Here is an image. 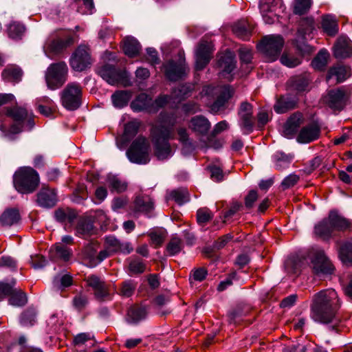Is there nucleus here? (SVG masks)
Wrapping results in <instances>:
<instances>
[{
	"instance_id": "1",
	"label": "nucleus",
	"mask_w": 352,
	"mask_h": 352,
	"mask_svg": "<svg viewBox=\"0 0 352 352\" xmlns=\"http://www.w3.org/2000/svg\"><path fill=\"white\" fill-rule=\"evenodd\" d=\"M340 307L341 301L335 289L322 290L313 297L312 318L324 324L336 322V314Z\"/></svg>"
},
{
	"instance_id": "2",
	"label": "nucleus",
	"mask_w": 352,
	"mask_h": 352,
	"mask_svg": "<svg viewBox=\"0 0 352 352\" xmlns=\"http://www.w3.org/2000/svg\"><path fill=\"white\" fill-rule=\"evenodd\" d=\"M176 120L173 116L164 120V124L168 126L156 127L153 131V140L154 143L155 155L160 160H164L170 158L173 155V150L168 140L172 136L173 126L176 123Z\"/></svg>"
},
{
	"instance_id": "3",
	"label": "nucleus",
	"mask_w": 352,
	"mask_h": 352,
	"mask_svg": "<svg viewBox=\"0 0 352 352\" xmlns=\"http://www.w3.org/2000/svg\"><path fill=\"white\" fill-rule=\"evenodd\" d=\"M38 182V173L29 166L20 168L13 176L14 188L18 192L23 194L31 193L34 191Z\"/></svg>"
},
{
	"instance_id": "4",
	"label": "nucleus",
	"mask_w": 352,
	"mask_h": 352,
	"mask_svg": "<svg viewBox=\"0 0 352 352\" xmlns=\"http://www.w3.org/2000/svg\"><path fill=\"white\" fill-rule=\"evenodd\" d=\"M7 114L12 117L15 122L8 131H6L3 125L0 126V130L5 133V135L7 137L10 138L12 134L20 133L25 127L31 130L34 124L32 112H28L25 108L15 107L12 109H8Z\"/></svg>"
},
{
	"instance_id": "5",
	"label": "nucleus",
	"mask_w": 352,
	"mask_h": 352,
	"mask_svg": "<svg viewBox=\"0 0 352 352\" xmlns=\"http://www.w3.org/2000/svg\"><path fill=\"white\" fill-rule=\"evenodd\" d=\"M128 159L132 163L146 164L150 161L149 143L142 136L136 138L126 151Z\"/></svg>"
},
{
	"instance_id": "6",
	"label": "nucleus",
	"mask_w": 352,
	"mask_h": 352,
	"mask_svg": "<svg viewBox=\"0 0 352 352\" xmlns=\"http://www.w3.org/2000/svg\"><path fill=\"white\" fill-rule=\"evenodd\" d=\"M284 44L285 41L282 36L270 34L263 38L258 45V48L267 56L270 61H274L280 55Z\"/></svg>"
},
{
	"instance_id": "7",
	"label": "nucleus",
	"mask_w": 352,
	"mask_h": 352,
	"mask_svg": "<svg viewBox=\"0 0 352 352\" xmlns=\"http://www.w3.org/2000/svg\"><path fill=\"white\" fill-rule=\"evenodd\" d=\"M309 258L315 274H331L333 272L335 267L322 250L312 248L309 250Z\"/></svg>"
},
{
	"instance_id": "8",
	"label": "nucleus",
	"mask_w": 352,
	"mask_h": 352,
	"mask_svg": "<svg viewBox=\"0 0 352 352\" xmlns=\"http://www.w3.org/2000/svg\"><path fill=\"white\" fill-rule=\"evenodd\" d=\"M82 87L76 82L69 83L60 93L63 106L68 110H76L81 104Z\"/></svg>"
},
{
	"instance_id": "9",
	"label": "nucleus",
	"mask_w": 352,
	"mask_h": 352,
	"mask_svg": "<svg viewBox=\"0 0 352 352\" xmlns=\"http://www.w3.org/2000/svg\"><path fill=\"white\" fill-rule=\"evenodd\" d=\"M67 67L64 62L52 64L47 69L45 81L52 90L60 87L66 81Z\"/></svg>"
},
{
	"instance_id": "10",
	"label": "nucleus",
	"mask_w": 352,
	"mask_h": 352,
	"mask_svg": "<svg viewBox=\"0 0 352 352\" xmlns=\"http://www.w3.org/2000/svg\"><path fill=\"white\" fill-rule=\"evenodd\" d=\"M205 91L206 94H214L217 96L215 101L210 105V110L214 113L223 110L226 102L232 96V90L230 86L215 88L208 87Z\"/></svg>"
},
{
	"instance_id": "11",
	"label": "nucleus",
	"mask_w": 352,
	"mask_h": 352,
	"mask_svg": "<svg viewBox=\"0 0 352 352\" xmlns=\"http://www.w3.org/2000/svg\"><path fill=\"white\" fill-rule=\"evenodd\" d=\"M97 72L109 85L123 84L126 85L125 82L127 78L126 72L117 69L112 65H104L98 67Z\"/></svg>"
},
{
	"instance_id": "12",
	"label": "nucleus",
	"mask_w": 352,
	"mask_h": 352,
	"mask_svg": "<svg viewBox=\"0 0 352 352\" xmlns=\"http://www.w3.org/2000/svg\"><path fill=\"white\" fill-rule=\"evenodd\" d=\"M89 48L85 45L79 46L70 59L72 68L77 72H82L91 65Z\"/></svg>"
},
{
	"instance_id": "13",
	"label": "nucleus",
	"mask_w": 352,
	"mask_h": 352,
	"mask_svg": "<svg viewBox=\"0 0 352 352\" xmlns=\"http://www.w3.org/2000/svg\"><path fill=\"white\" fill-rule=\"evenodd\" d=\"M348 98L345 89L340 87L329 90L324 97V102L331 109L340 111L346 105Z\"/></svg>"
},
{
	"instance_id": "14",
	"label": "nucleus",
	"mask_w": 352,
	"mask_h": 352,
	"mask_svg": "<svg viewBox=\"0 0 352 352\" xmlns=\"http://www.w3.org/2000/svg\"><path fill=\"white\" fill-rule=\"evenodd\" d=\"M239 125L243 133L248 134L252 131L254 126L253 110L251 104L243 102L239 111Z\"/></svg>"
},
{
	"instance_id": "15",
	"label": "nucleus",
	"mask_w": 352,
	"mask_h": 352,
	"mask_svg": "<svg viewBox=\"0 0 352 352\" xmlns=\"http://www.w3.org/2000/svg\"><path fill=\"white\" fill-rule=\"evenodd\" d=\"M307 261V252L299 251L289 256L285 262V271L288 274H296L305 266Z\"/></svg>"
},
{
	"instance_id": "16",
	"label": "nucleus",
	"mask_w": 352,
	"mask_h": 352,
	"mask_svg": "<svg viewBox=\"0 0 352 352\" xmlns=\"http://www.w3.org/2000/svg\"><path fill=\"white\" fill-rule=\"evenodd\" d=\"M212 47L211 43L201 41L195 52V67L197 70L203 69L211 58Z\"/></svg>"
},
{
	"instance_id": "17",
	"label": "nucleus",
	"mask_w": 352,
	"mask_h": 352,
	"mask_svg": "<svg viewBox=\"0 0 352 352\" xmlns=\"http://www.w3.org/2000/svg\"><path fill=\"white\" fill-rule=\"evenodd\" d=\"M333 55L336 58L344 59L352 56V41L345 36H340L333 45Z\"/></svg>"
},
{
	"instance_id": "18",
	"label": "nucleus",
	"mask_w": 352,
	"mask_h": 352,
	"mask_svg": "<svg viewBox=\"0 0 352 352\" xmlns=\"http://www.w3.org/2000/svg\"><path fill=\"white\" fill-rule=\"evenodd\" d=\"M182 55V53H179L180 58L178 63L171 60L164 65L165 74L170 80L174 81L181 78L187 71Z\"/></svg>"
},
{
	"instance_id": "19",
	"label": "nucleus",
	"mask_w": 352,
	"mask_h": 352,
	"mask_svg": "<svg viewBox=\"0 0 352 352\" xmlns=\"http://www.w3.org/2000/svg\"><path fill=\"white\" fill-rule=\"evenodd\" d=\"M87 283L94 290L96 297L100 300L110 299V294L107 285L96 275L89 276L86 278Z\"/></svg>"
},
{
	"instance_id": "20",
	"label": "nucleus",
	"mask_w": 352,
	"mask_h": 352,
	"mask_svg": "<svg viewBox=\"0 0 352 352\" xmlns=\"http://www.w3.org/2000/svg\"><path fill=\"white\" fill-rule=\"evenodd\" d=\"M303 121V116L300 113H294L285 124L283 131V135L288 139L292 138Z\"/></svg>"
},
{
	"instance_id": "21",
	"label": "nucleus",
	"mask_w": 352,
	"mask_h": 352,
	"mask_svg": "<svg viewBox=\"0 0 352 352\" xmlns=\"http://www.w3.org/2000/svg\"><path fill=\"white\" fill-rule=\"evenodd\" d=\"M307 28L308 23L307 20H302L298 28L296 37L294 40V44L301 53L305 52L307 50Z\"/></svg>"
},
{
	"instance_id": "22",
	"label": "nucleus",
	"mask_w": 352,
	"mask_h": 352,
	"mask_svg": "<svg viewBox=\"0 0 352 352\" xmlns=\"http://www.w3.org/2000/svg\"><path fill=\"white\" fill-rule=\"evenodd\" d=\"M351 75L350 68L341 65L331 67L327 76V80L335 79L337 83L342 82Z\"/></svg>"
},
{
	"instance_id": "23",
	"label": "nucleus",
	"mask_w": 352,
	"mask_h": 352,
	"mask_svg": "<svg viewBox=\"0 0 352 352\" xmlns=\"http://www.w3.org/2000/svg\"><path fill=\"white\" fill-rule=\"evenodd\" d=\"M140 126V123L136 120H132L124 126V132L121 140H117V146L120 149H122L125 144L130 141L138 133Z\"/></svg>"
},
{
	"instance_id": "24",
	"label": "nucleus",
	"mask_w": 352,
	"mask_h": 352,
	"mask_svg": "<svg viewBox=\"0 0 352 352\" xmlns=\"http://www.w3.org/2000/svg\"><path fill=\"white\" fill-rule=\"evenodd\" d=\"M57 201L56 193L54 189L43 188L37 195V202L43 208H51Z\"/></svg>"
},
{
	"instance_id": "25",
	"label": "nucleus",
	"mask_w": 352,
	"mask_h": 352,
	"mask_svg": "<svg viewBox=\"0 0 352 352\" xmlns=\"http://www.w3.org/2000/svg\"><path fill=\"white\" fill-rule=\"evenodd\" d=\"M98 249V245L94 242L88 243L82 249L80 258L87 266L90 267H95L94 263L96 262Z\"/></svg>"
},
{
	"instance_id": "26",
	"label": "nucleus",
	"mask_w": 352,
	"mask_h": 352,
	"mask_svg": "<svg viewBox=\"0 0 352 352\" xmlns=\"http://www.w3.org/2000/svg\"><path fill=\"white\" fill-rule=\"evenodd\" d=\"M218 64L222 69V75L230 74L235 68L236 60L234 54L226 51L219 59Z\"/></svg>"
},
{
	"instance_id": "27",
	"label": "nucleus",
	"mask_w": 352,
	"mask_h": 352,
	"mask_svg": "<svg viewBox=\"0 0 352 352\" xmlns=\"http://www.w3.org/2000/svg\"><path fill=\"white\" fill-rule=\"evenodd\" d=\"M333 232L327 218L316 224L314 229V234L322 240H329L333 236Z\"/></svg>"
},
{
	"instance_id": "28",
	"label": "nucleus",
	"mask_w": 352,
	"mask_h": 352,
	"mask_svg": "<svg viewBox=\"0 0 352 352\" xmlns=\"http://www.w3.org/2000/svg\"><path fill=\"white\" fill-rule=\"evenodd\" d=\"M296 104L297 100L294 98L289 96H281L277 99L274 105V109L277 113H285L287 111L294 109Z\"/></svg>"
},
{
	"instance_id": "29",
	"label": "nucleus",
	"mask_w": 352,
	"mask_h": 352,
	"mask_svg": "<svg viewBox=\"0 0 352 352\" xmlns=\"http://www.w3.org/2000/svg\"><path fill=\"white\" fill-rule=\"evenodd\" d=\"M190 128L198 134L204 135L209 131L210 123L205 117L197 116L191 119Z\"/></svg>"
},
{
	"instance_id": "30",
	"label": "nucleus",
	"mask_w": 352,
	"mask_h": 352,
	"mask_svg": "<svg viewBox=\"0 0 352 352\" xmlns=\"http://www.w3.org/2000/svg\"><path fill=\"white\" fill-rule=\"evenodd\" d=\"M15 280L12 281L11 290L8 293L7 296H10L9 303L13 306H23L27 302V296L24 292L20 289L15 288Z\"/></svg>"
},
{
	"instance_id": "31",
	"label": "nucleus",
	"mask_w": 352,
	"mask_h": 352,
	"mask_svg": "<svg viewBox=\"0 0 352 352\" xmlns=\"http://www.w3.org/2000/svg\"><path fill=\"white\" fill-rule=\"evenodd\" d=\"M72 43L71 38H69L66 41H63L62 39H57L54 41H47L44 45V52L45 54L51 58L50 52H52L54 54L59 53L63 48L66 47L67 45H70Z\"/></svg>"
},
{
	"instance_id": "32",
	"label": "nucleus",
	"mask_w": 352,
	"mask_h": 352,
	"mask_svg": "<svg viewBox=\"0 0 352 352\" xmlns=\"http://www.w3.org/2000/svg\"><path fill=\"white\" fill-rule=\"evenodd\" d=\"M72 250L63 244L58 243L50 249V256L53 259L58 258L67 261L72 256Z\"/></svg>"
},
{
	"instance_id": "33",
	"label": "nucleus",
	"mask_w": 352,
	"mask_h": 352,
	"mask_svg": "<svg viewBox=\"0 0 352 352\" xmlns=\"http://www.w3.org/2000/svg\"><path fill=\"white\" fill-rule=\"evenodd\" d=\"M152 99L145 94H140L131 103V107L134 111L151 110Z\"/></svg>"
},
{
	"instance_id": "34",
	"label": "nucleus",
	"mask_w": 352,
	"mask_h": 352,
	"mask_svg": "<svg viewBox=\"0 0 352 352\" xmlns=\"http://www.w3.org/2000/svg\"><path fill=\"white\" fill-rule=\"evenodd\" d=\"M327 219L333 227V230H343L350 226V222L340 215L336 211H331Z\"/></svg>"
},
{
	"instance_id": "35",
	"label": "nucleus",
	"mask_w": 352,
	"mask_h": 352,
	"mask_svg": "<svg viewBox=\"0 0 352 352\" xmlns=\"http://www.w3.org/2000/svg\"><path fill=\"white\" fill-rule=\"evenodd\" d=\"M186 94L185 87L182 86L178 89V90H174L170 96H162L158 97L155 100V104L157 107H161L164 106L166 103H168L170 100H173V102H175L176 101L179 102L183 98V97H184Z\"/></svg>"
},
{
	"instance_id": "36",
	"label": "nucleus",
	"mask_w": 352,
	"mask_h": 352,
	"mask_svg": "<svg viewBox=\"0 0 352 352\" xmlns=\"http://www.w3.org/2000/svg\"><path fill=\"white\" fill-rule=\"evenodd\" d=\"M147 316L146 307L140 306H132L127 311L126 320L130 323H137L144 320Z\"/></svg>"
},
{
	"instance_id": "37",
	"label": "nucleus",
	"mask_w": 352,
	"mask_h": 352,
	"mask_svg": "<svg viewBox=\"0 0 352 352\" xmlns=\"http://www.w3.org/2000/svg\"><path fill=\"white\" fill-rule=\"evenodd\" d=\"M259 8L261 12H284L285 6L282 0H260Z\"/></svg>"
},
{
	"instance_id": "38",
	"label": "nucleus",
	"mask_w": 352,
	"mask_h": 352,
	"mask_svg": "<svg viewBox=\"0 0 352 352\" xmlns=\"http://www.w3.org/2000/svg\"><path fill=\"white\" fill-rule=\"evenodd\" d=\"M76 235L86 238L95 232L93 222L90 219H85L79 221L76 228Z\"/></svg>"
},
{
	"instance_id": "39",
	"label": "nucleus",
	"mask_w": 352,
	"mask_h": 352,
	"mask_svg": "<svg viewBox=\"0 0 352 352\" xmlns=\"http://www.w3.org/2000/svg\"><path fill=\"white\" fill-rule=\"evenodd\" d=\"M123 50L126 55L133 57L138 54L140 50V45L135 38L128 36L124 40Z\"/></svg>"
},
{
	"instance_id": "40",
	"label": "nucleus",
	"mask_w": 352,
	"mask_h": 352,
	"mask_svg": "<svg viewBox=\"0 0 352 352\" xmlns=\"http://www.w3.org/2000/svg\"><path fill=\"white\" fill-rule=\"evenodd\" d=\"M135 212L148 214L153 209V203L149 197H138L135 201Z\"/></svg>"
},
{
	"instance_id": "41",
	"label": "nucleus",
	"mask_w": 352,
	"mask_h": 352,
	"mask_svg": "<svg viewBox=\"0 0 352 352\" xmlns=\"http://www.w3.org/2000/svg\"><path fill=\"white\" fill-rule=\"evenodd\" d=\"M131 96V94L126 91H116L111 96L113 106L120 109L125 107L128 104Z\"/></svg>"
},
{
	"instance_id": "42",
	"label": "nucleus",
	"mask_w": 352,
	"mask_h": 352,
	"mask_svg": "<svg viewBox=\"0 0 352 352\" xmlns=\"http://www.w3.org/2000/svg\"><path fill=\"white\" fill-rule=\"evenodd\" d=\"M322 27L329 36H333L338 32V24L337 21L332 16H327L323 17Z\"/></svg>"
},
{
	"instance_id": "43",
	"label": "nucleus",
	"mask_w": 352,
	"mask_h": 352,
	"mask_svg": "<svg viewBox=\"0 0 352 352\" xmlns=\"http://www.w3.org/2000/svg\"><path fill=\"white\" fill-rule=\"evenodd\" d=\"M20 219L18 210L10 209L6 210L0 217V222L3 226H10L16 223Z\"/></svg>"
},
{
	"instance_id": "44",
	"label": "nucleus",
	"mask_w": 352,
	"mask_h": 352,
	"mask_svg": "<svg viewBox=\"0 0 352 352\" xmlns=\"http://www.w3.org/2000/svg\"><path fill=\"white\" fill-rule=\"evenodd\" d=\"M329 57L328 51L325 49L320 50L311 62L312 67L318 70L324 69Z\"/></svg>"
},
{
	"instance_id": "45",
	"label": "nucleus",
	"mask_w": 352,
	"mask_h": 352,
	"mask_svg": "<svg viewBox=\"0 0 352 352\" xmlns=\"http://www.w3.org/2000/svg\"><path fill=\"white\" fill-rule=\"evenodd\" d=\"M289 84L292 90L296 91L297 92H301L306 89L308 85V79L305 75L298 76L292 78Z\"/></svg>"
},
{
	"instance_id": "46",
	"label": "nucleus",
	"mask_w": 352,
	"mask_h": 352,
	"mask_svg": "<svg viewBox=\"0 0 352 352\" xmlns=\"http://www.w3.org/2000/svg\"><path fill=\"white\" fill-rule=\"evenodd\" d=\"M107 184L112 191L122 192L126 189V183L121 180L116 175H109L107 177Z\"/></svg>"
},
{
	"instance_id": "47",
	"label": "nucleus",
	"mask_w": 352,
	"mask_h": 352,
	"mask_svg": "<svg viewBox=\"0 0 352 352\" xmlns=\"http://www.w3.org/2000/svg\"><path fill=\"white\" fill-rule=\"evenodd\" d=\"M169 197L179 205H182L190 200L189 193L186 188H178L171 191Z\"/></svg>"
},
{
	"instance_id": "48",
	"label": "nucleus",
	"mask_w": 352,
	"mask_h": 352,
	"mask_svg": "<svg viewBox=\"0 0 352 352\" xmlns=\"http://www.w3.org/2000/svg\"><path fill=\"white\" fill-rule=\"evenodd\" d=\"M21 69L16 67H8L2 73L3 79L7 81L18 82L21 80Z\"/></svg>"
},
{
	"instance_id": "49",
	"label": "nucleus",
	"mask_w": 352,
	"mask_h": 352,
	"mask_svg": "<svg viewBox=\"0 0 352 352\" xmlns=\"http://www.w3.org/2000/svg\"><path fill=\"white\" fill-rule=\"evenodd\" d=\"M128 263V270L130 275L141 274L145 270V265L140 258H129Z\"/></svg>"
},
{
	"instance_id": "50",
	"label": "nucleus",
	"mask_w": 352,
	"mask_h": 352,
	"mask_svg": "<svg viewBox=\"0 0 352 352\" xmlns=\"http://www.w3.org/2000/svg\"><path fill=\"white\" fill-rule=\"evenodd\" d=\"M233 32L239 38L247 39L250 34V30L245 21L236 23L232 28Z\"/></svg>"
},
{
	"instance_id": "51",
	"label": "nucleus",
	"mask_w": 352,
	"mask_h": 352,
	"mask_svg": "<svg viewBox=\"0 0 352 352\" xmlns=\"http://www.w3.org/2000/svg\"><path fill=\"white\" fill-rule=\"evenodd\" d=\"M275 166L278 169H284L289 165L292 158L282 152H277L273 156Z\"/></svg>"
},
{
	"instance_id": "52",
	"label": "nucleus",
	"mask_w": 352,
	"mask_h": 352,
	"mask_svg": "<svg viewBox=\"0 0 352 352\" xmlns=\"http://www.w3.org/2000/svg\"><path fill=\"white\" fill-rule=\"evenodd\" d=\"M136 286L137 283L134 280H126L122 283L119 294L124 297H130L133 294Z\"/></svg>"
},
{
	"instance_id": "53",
	"label": "nucleus",
	"mask_w": 352,
	"mask_h": 352,
	"mask_svg": "<svg viewBox=\"0 0 352 352\" xmlns=\"http://www.w3.org/2000/svg\"><path fill=\"white\" fill-rule=\"evenodd\" d=\"M24 31V26L22 24L16 22L11 23L8 28L9 37L14 39L20 38Z\"/></svg>"
},
{
	"instance_id": "54",
	"label": "nucleus",
	"mask_w": 352,
	"mask_h": 352,
	"mask_svg": "<svg viewBox=\"0 0 352 352\" xmlns=\"http://www.w3.org/2000/svg\"><path fill=\"white\" fill-rule=\"evenodd\" d=\"M340 256L344 263L352 265V245L351 243H346L341 247Z\"/></svg>"
},
{
	"instance_id": "55",
	"label": "nucleus",
	"mask_w": 352,
	"mask_h": 352,
	"mask_svg": "<svg viewBox=\"0 0 352 352\" xmlns=\"http://www.w3.org/2000/svg\"><path fill=\"white\" fill-rule=\"evenodd\" d=\"M72 284V278L68 274L57 276L54 278L53 285L57 289L67 287Z\"/></svg>"
},
{
	"instance_id": "56",
	"label": "nucleus",
	"mask_w": 352,
	"mask_h": 352,
	"mask_svg": "<svg viewBox=\"0 0 352 352\" xmlns=\"http://www.w3.org/2000/svg\"><path fill=\"white\" fill-rule=\"evenodd\" d=\"M182 243L180 239H171L166 247V252L170 256H174L181 252Z\"/></svg>"
},
{
	"instance_id": "57",
	"label": "nucleus",
	"mask_w": 352,
	"mask_h": 352,
	"mask_svg": "<svg viewBox=\"0 0 352 352\" xmlns=\"http://www.w3.org/2000/svg\"><path fill=\"white\" fill-rule=\"evenodd\" d=\"M36 311L34 309H28L21 315L20 323L23 326L33 325L35 322Z\"/></svg>"
},
{
	"instance_id": "58",
	"label": "nucleus",
	"mask_w": 352,
	"mask_h": 352,
	"mask_svg": "<svg viewBox=\"0 0 352 352\" xmlns=\"http://www.w3.org/2000/svg\"><path fill=\"white\" fill-rule=\"evenodd\" d=\"M54 215L56 219L60 222H72L75 218V214L73 212L61 209L57 210Z\"/></svg>"
},
{
	"instance_id": "59",
	"label": "nucleus",
	"mask_w": 352,
	"mask_h": 352,
	"mask_svg": "<svg viewBox=\"0 0 352 352\" xmlns=\"http://www.w3.org/2000/svg\"><path fill=\"white\" fill-rule=\"evenodd\" d=\"M280 62L283 65L288 67H294L300 64L301 60L298 57L284 54L280 57Z\"/></svg>"
},
{
	"instance_id": "60",
	"label": "nucleus",
	"mask_w": 352,
	"mask_h": 352,
	"mask_svg": "<svg viewBox=\"0 0 352 352\" xmlns=\"http://www.w3.org/2000/svg\"><path fill=\"white\" fill-rule=\"evenodd\" d=\"M320 136V125L317 121L309 120V142L318 140Z\"/></svg>"
},
{
	"instance_id": "61",
	"label": "nucleus",
	"mask_w": 352,
	"mask_h": 352,
	"mask_svg": "<svg viewBox=\"0 0 352 352\" xmlns=\"http://www.w3.org/2000/svg\"><path fill=\"white\" fill-rule=\"evenodd\" d=\"M178 135L179 140L183 143L184 148L182 149V152L184 153H186V149L187 151H192L194 149L193 145L189 141L188 138V134L186 130L185 129H179L178 130Z\"/></svg>"
},
{
	"instance_id": "62",
	"label": "nucleus",
	"mask_w": 352,
	"mask_h": 352,
	"mask_svg": "<svg viewBox=\"0 0 352 352\" xmlns=\"http://www.w3.org/2000/svg\"><path fill=\"white\" fill-rule=\"evenodd\" d=\"M308 10V0H295L294 12L296 14H305Z\"/></svg>"
},
{
	"instance_id": "63",
	"label": "nucleus",
	"mask_w": 352,
	"mask_h": 352,
	"mask_svg": "<svg viewBox=\"0 0 352 352\" xmlns=\"http://www.w3.org/2000/svg\"><path fill=\"white\" fill-rule=\"evenodd\" d=\"M120 241L113 236H107L105 239V247L111 252L119 251Z\"/></svg>"
},
{
	"instance_id": "64",
	"label": "nucleus",
	"mask_w": 352,
	"mask_h": 352,
	"mask_svg": "<svg viewBox=\"0 0 352 352\" xmlns=\"http://www.w3.org/2000/svg\"><path fill=\"white\" fill-rule=\"evenodd\" d=\"M212 217V214L208 208H204L197 210V218L198 222L200 223L208 222Z\"/></svg>"
}]
</instances>
